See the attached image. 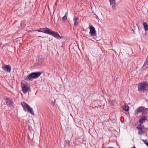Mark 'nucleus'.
Segmentation results:
<instances>
[{
	"instance_id": "nucleus-1",
	"label": "nucleus",
	"mask_w": 148,
	"mask_h": 148,
	"mask_svg": "<svg viewBox=\"0 0 148 148\" xmlns=\"http://www.w3.org/2000/svg\"><path fill=\"white\" fill-rule=\"evenodd\" d=\"M138 90L141 92L145 93L148 91V82L143 81L139 83L137 87Z\"/></svg>"
},
{
	"instance_id": "nucleus-2",
	"label": "nucleus",
	"mask_w": 148,
	"mask_h": 148,
	"mask_svg": "<svg viewBox=\"0 0 148 148\" xmlns=\"http://www.w3.org/2000/svg\"><path fill=\"white\" fill-rule=\"evenodd\" d=\"M42 73V72H32L27 75L26 77H25V79L27 81L31 80L38 77Z\"/></svg>"
},
{
	"instance_id": "nucleus-3",
	"label": "nucleus",
	"mask_w": 148,
	"mask_h": 148,
	"mask_svg": "<svg viewBox=\"0 0 148 148\" xmlns=\"http://www.w3.org/2000/svg\"><path fill=\"white\" fill-rule=\"evenodd\" d=\"M21 104L25 111L27 110L28 112L32 114H34L32 109L31 108L28 104L24 102L21 103Z\"/></svg>"
},
{
	"instance_id": "nucleus-4",
	"label": "nucleus",
	"mask_w": 148,
	"mask_h": 148,
	"mask_svg": "<svg viewBox=\"0 0 148 148\" xmlns=\"http://www.w3.org/2000/svg\"><path fill=\"white\" fill-rule=\"evenodd\" d=\"M88 28L90 29L89 34L92 36H96V31L93 26L90 25Z\"/></svg>"
},
{
	"instance_id": "nucleus-5",
	"label": "nucleus",
	"mask_w": 148,
	"mask_h": 148,
	"mask_svg": "<svg viewBox=\"0 0 148 148\" xmlns=\"http://www.w3.org/2000/svg\"><path fill=\"white\" fill-rule=\"evenodd\" d=\"M2 69L7 72L10 73L11 71V67L10 65L4 64L2 67Z\"/></svg>"
},
{
	"instance_id": "nucleus-6",
	"label": "nucleus",
	"mask_w": 148,
	"mask_h": 148,
	"mask_svg": "<svg viewBox=\"0 0 148 148\" xmlns=\"http://www.w3.org/2000/svg\"><path fill=\"white\" fill-rule=\"evenodd\" d=\"M22 89L23 93L25 94H26L27 92L31 91L30 87L25 85L22 86Z\"/></svg>"
},
{
	"instance_id": "nucleus-7",
	"label": "nucleus",
	"mask_w": 148,
	"mask_h": 148,
	"mask_svg": "<svg viewBox=\"0 0 148 148\" xmlns=\"http://www.w3.org/2000/svg\"><path fill=\"white\" fill-rule=\"evenodd\" d=\"M5 100L6 103L8 107H11L13 106V103L11 101L9 98H7Z\"/></svg>"
},
{
	"instance_id": "nucleus-8",
	"label": "nucleus",
	"mask_w": 148,
	"mask_h": 148,
	"mask_svg": "<svg viewBox=\"0 0 148 148\" xmlns=\"http://www.w3.org/2000/svg\"><path fill=\"white\" fill-rule=\"evenodd\" d=\"M40 29L43 30V33L50 35L51 32V30L47 27L45 28H40Z\"/></svg>"
},
{
	"instance_id": "nucleus-9",
	"label": "nucleus",
	"mask_w": 148,
	"mask_h": 148,
	"mask_svg": "<svg viewBox=\"0 0 148 148\" xmlns=\"http://www.w3.org/2000/svg\"><path fill=\"white\" fill-rule=\"evenodd\" d=\"M144 110V108L143 106H140L135 111V112L136 114H138L139 113L143 112Z\"/></svg>"
},
{
	"instance_id": "nucleus-10",
	"label": "nucleus",
	"mask_w": 148,
	"mask_h": 148,
	"mask_svg": "<svg viewBox=\"0 0 148 148\" xmlns=\"http://www.w3.org/2000/svg\"><path fill=\"white\" fill-rule=\"evenodd\" d=\"M50 35H52V36L56 38H61V37L60 35L57 33L56 32H55L51 31Z\"/></svg>"
},
{
	"instance_id": "nucleus-11",
	"label": "nucleus",
	"mask_w": 148,
	"mask_h": 148,
	"mask_svg": "<svg viewBox=\"0 0 148 148\" xmlns=\"http://www.w3.org/2000/svg\"><path fill=\"white\" fill-rule=\"evenodd\" d=\"M137 129L138 130V134L140 135H142L144 133L141 125L140 124V126L138 125L137 127Z\"/></svg>"
},
{
	"instance_id": "nucleus-12",
	"label": "nucleus",
	"mask_w": 148,
	"mask_h": 148,
	"mask_svg": "<svg viewBox=\"0 0 148 148\" xmlns=\"http://www.w3.org/2000/svg\"><path fill=\"white\" fill-rule=\"evenodd\" d=\"M109 1L110 5H112V8L115 9L116 5L115 0H109Z\"/></svg>"
},
{
	"instance_id": "nucleus-13",
	"label": "nucleus",
	"mask_w": 148,
	"mask_h": 148,
	"mask_svg": "<svg viewBox=\"0 0 148 148\" xmlns=\"http://www.w3.org/2000/svg\"><path fill=\"white\" fill-rule=\"evenodd\" d=\"M74 25L75 26H77L78 24L77 21L79 20V18L76 16H75L73 17Z\"/></svg>"
},
{
	"instance_id": "nucleus-14",
	"label": "nucleus",
	"mask_w": 148,
	"mask_h": 148,
	"mask_svg": "<svg viewBox=\"0 0 148 148\" xmlns=\"http://www.w3.org/2000/svg\"><path fill=\"white\" fill-rule=\"evenodd\" d=\"M147 120V118L145 116H143L139 119V122L142 123L145 122V121Z\"/></svg>"
},
{
	"instance_id": "nucleus-15",
	"label": "nucleus",
	"mask_w": 148,
	"mask_h": 148,
	"mask_svg": "<svg viewBox=\"0 0 148 148\" xmlns=\"http://www.w3.org/2000/svg\"><path fill=\"white\" fill-rule=\"evenodd\" d=\"M123 110L126 111H127L129 110V107L127 104H126L124 106Z\"/></svg>"
},
{
	"instance_id": "nucleus-16",
	"label": "nucleus",
	"mask_w": 148,
	"mask_h": 148,
	"mask_svg": "<svg viewBox=\"0 0 148 148\" xmlns=\"http://www.w3.org/2000/svg\"><path fill=\"white\" fill-rule=\"evenodd\" d=\"M68 15L67 12H65L64 16L62 17V20L63 21H66L67 19V17Z\"/></svg>"
},
{
	"instance_id": "nucleus-17",
	"label": "nucleus",
	"mask_w": 148,
	"mask_h": 148,
	"mask_svg": "<svg viewBox=\"0 0 148 148\" xmlns=\"http://www.w3.org/2000/svg\"><path fill=\"white\" fill-rule=\"evenodd\" d=\"M143 25L144 28V30L145 31H147L148 30V25L147 23L146 22H143Z\"/></svg>"
},
{
	"instance_id": "nucleus-18",
	"label": "nucleus",
	"mask_w": 148,
	"mask_h": 148,
	"mask_svg": "<svg viewBox=\"0 0 148 148\" xmlns=\"http://www.w3.org/2000/svg\"><path fill=\"white\" fill-rule=\"evenodd\" d=\"M40 29V28L39 29L34 30H33L32 31L30 30V31H29V32H30L32 31H33V32L37 31V32H38L43 33V30H42V29Z\"/></svg>"
},
{
	"instance_id": "nucleus-19",
	"label": "nucleus",
	"mask_w": 148,
	"mask_h": 148,
	"mask_svg": "<svg viewBox=\"0 0 148 148\" xmlns=\"http://www.w3.org/2000/svg\"><path fill=\"white\" fill-rule=\"evenodd\" d=\"M25 21H22L20 23V25L21 27H23L24 25V23Z\"/></svg>"
},
{
	"instance_id": "nucleus-20",
	"label": "nucleus",
	"mask_w": 148,
	"mask_h": 148,
	"mask_svg": "<svg viewBox=\"0 0 148 148\" xmlns=\"http://www.w3.org/2000/svg\"><path fill=\"white\" fill-rule=\"evenodd\" d=\"M142 140L147 145L148 144V143L147 140Z\"/></svg>"
},
{
	"instance_id": "nucleus-21",
	"label": "nucleus",
	"mask_w": 148,
	"mask_h": 148,
	"mask_svg": "<svg viewBox=\"0 0 148 148\" xmlns=\"http://www.w3.org/2000/svg\"><path fill=\"white\" fill-rule=\"evenodd\" d=\"M65 141H66V143H69V141L68 140H65Z\"/></svg>"
},
{
	"instance_id": "nucleus-22",
	"label": "nucleus",
	"mask_w": 148,
	"mask_h": 148,
	"mask_svg": "<svg viewBox=\"0 0 148 148\" xmlns=\"http://www.w3.org/2000/svg\"><path fill=\"white\" fill-rule=\"evenodd\" d=\"M56 99H54V102L53 103V105L55 104V103L56 102Z\"/></svg>"
},
{
	"instance_id": "nucleus-23",
	"label": "nucleus",
	"mask_w": 148,
	"mask_h": 148,
	"mask_svg": "<svg viewBox=\"0 0 148 148\" xmlns=\"http://www.w3.org/2000/svg\"><path fill=\"white\" fill-rule=\"evenodd\" d=\"M132 31H133V33L134 34V31L133 29H132Z\"/></svg>"
},
{
	"instance_id": "nucleus-24",
	"label": "nucleus",
	"mask_w": 148,
	"mask_h": 148,
	"mask_svg": "<svg viewBox=\"0 0 148 148\" xmlns=\"http://www.w3.org/2000/svg\"><path fill=\"white\" fill-rule=\"evenodd\" d=\"M95 16H96V18H98V16H97V15H96V14H95Z\"/></svg>"
},
{
	"instance_id": "nucleus-25",
	"label": "nucleus",
	"mask_w": 148,
	"mask_h": 148,
	"mask_svg": "<svg viewBox=\"0 0 148 148\" xmlns=\"http://www.w3.org/2000/svg\"><path fill=\"white\" fill-rule=\"evenodd\" d=\"M38 38H43V37H42V36H38Z\"/></svg>"
},
{
	"instance_id": "nucleus-26",
	"label": "nucleus",
	"mask_w": 148,
	"mask_h": 148,
	"mask_svg": "<svg viewBox=\"0 0 148 148\" xmlns=\"http://www.w3.org/2000/svg\"><path fill=\"white\" fill-rule=\"evenodd\" d=\"M131 148H136V147H132Z\"/></svg>"
},
{
	"instance_id": "nucleus-27",
	"label": "nucleus",
	"mask_w": 148,
	"mask_h": 148,
	"mask_svg": "<svg viewBox=\"0 0 148 148\" xmlns=\"http://www.w3.org/2000/svg\"><path fill=\"white\" fill-rule=\"evenodd\" d=\"M37 93V91H36V93H35V95H36Z\"/></svg>"
},
{
	"instance_id": "nucleus-28",
	"label": "nucleus",
	"mask_w": 148,
	"mask_h": 148,
	"mask_svg": "<svg viewBox=\"0 0 148 148\" xmlns=\"http://www.w3.org/2000/svg\"><path fill=\"white\" fill-rule=\"evenodd\" d=\"M24 8V10H25V8H26V7H25V8Z\"/></svg>"
},
{
	"instance_id": "nucleus-29",
	"label": "nucleus",
	"mask_w": 148,
	"mask_h": 148,
	"mask_svg": "<svg viewBox=\"0 0 148 148\" xmlns=\"http://www.w3.org/2000/svg\"><path fill=\"white\" fill-rule=\"evenodd\" d=\"M138 26V28H139L138 26Z\"/></svg>"
},
{
	"instance_id": "nucleus-30",
	"label": "nucleus",
	"mask_w": 148,
	"mask_h": 148,
	"mask_svg": "<svg viewBox=\"0 0 148 148\" xmlns=\"http://www.w3.org/2000/svg\"><path fill=\"white\" fill-rule=\"evenodd\" d=\"M147 146H148V144L147 145Z\"/></svg>"
}]
</instances>
